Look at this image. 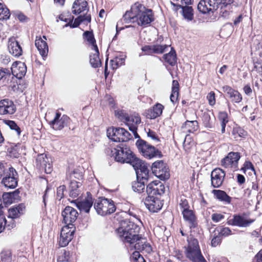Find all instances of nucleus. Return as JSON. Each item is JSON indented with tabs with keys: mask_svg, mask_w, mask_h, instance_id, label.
<instances>
[{
	"mask_svg": "<svg viewBox=\"0 0 262 262\" xmlns=\"http://www.w3.org/2000/svg\"><path fill=\"white\" fill-rule=\"evenodd\" d=\"M140 227L132 222L127 220L121 221L120 226L116 231L118 236L122 238L124 242L133 244L136 251L143 253H150L152 249L146 239L139 235Z\"/></svg>",
	"mask_w": 262,
	"mask_h": 262,
	"instance_id": "obj_1",
	"label": "nucleus"
},
{
	"mask_svg": "<svg viewBox=\"0 0 262 262\" xmlns=\"http://www.w3.org/2000/svg\"><path fill=\"white\" fill-rule=\"evenodd\" d=\"M123 18L126 23L137 22L138 25L141 26L148 25L154 20L152 10L146 8L139 2L131 6L130 11H127Z\"/></svg>",
	"mask_w": 262,
	"mask_h": 262,
	"instance_id": "obj_2",
	"label": "nucleus"
},
{
	"mask_svg": "<svg viewBox=\"0 0 262 262\" xmlns=\"http://www.w3.org/2000/svg\"><path fill=\"white\" fill-rule=\"evenodd\" d=\"M148 196L145 203L149 211L153 213L157 212L163 207V200H160L164 193V185L160 182L152 181L146 187Z\"/></svg>",
	"mask_w": 262,
	"mask_h": 262,
	"instance_id": "obj_3",
	"label": "nucleus"
},
{
	"mask_svg": "<svg viewBox=\"0 0 262 262\" xmlns=\"http://www.w3.org/2000/svg\"><path fill=\"white\" fill-rule=\"evenodd\" d=\"M188 245L185 246V255L191 262H207L202 254L199 242L193 237L187 238Z\"/></svg>",
	"mask_w": 262,
	"mask_h": 262,
	"instance_id": "obj_4",
	"label": "nucleus"
},
{
	"mask_svg": "<svg viewBox=\"0 0 262 262\" xmlns=\"http://www.w3.org/2000/svg\"><path fill=\"white\" fill-rule=\"evenodd\" d=\"M115 159L117 162L121 163H129L135 155L130 148L125 144H120L114 148Z\"/></svg>",
	"mask_w": 262,
	"mask_h": 262,
	"instance_id": "obj_5",
	"label": "nucleus"
},
{
	"mask_svg": "<svg viewBox=\"0 0 262 262\" xmlns=\"http://www.w3.org/2000/svg\"><path fill=\"white\" fill-rule=\"evenodd\" d=\"M136 145L140 152L146 158L150 159L154 157H162L160 151L142 139H138L136 141Z\"/></svg>",
	"mask_w": 262,
	"mask_h": 262,
	"instance_id": "obj_6",
	"label": "nucleus"
},
{
	"mask_svg": "<svg viewBox=\"0 0 262 262\" xmlns=\"http://www.w3.org/2000/svg\"><path fill=\"white\" fill-rule=\"evenodd\" d=\"M107 137L113 141L125 142L132 138L131 134L123 128L111 127L107 130Z\"/></svg>",
	"mask_w": 262,
	"mask_h": 262,
	"instance_id": "obj_7",
	"label": "nucleus"
},
{
	"mask_svg": "<svg viewBox=\"0 0 262 262\" xmlns=\"http://www.w3.org/2000/svg\"><path fill=\"white\" fill-rule=\"evenodd\" d=\"M130 164L132 165L136 171L138 180H148V166L143 161L135 156Z\"/></svg>",
	"mask_w": 262,
	"mask_h": 262,
	"instance_id": "obj_8",
	"label": "nucleus"
},
{
	"mask_svg": "<svg viewBox=\"0 0 262 262\" xmlns=\"http://www.w3.org/2000/svg\"><path fill=\"white\" fill-rule=\"evenodd\" d=\"M94 207L97 213H100L101 211L102 213H114L116 209L114 202L104 198H99L96 200Z\"/></svg>",
	"mask_w": 262,
	"mask_h": 262,
	"instance_id": "obj_9",
	"label": "nucleus"
},
{
	"mask_svg": "<svg viewBox=\"0 0 262 262\" xmlns=\"http://www.w3.org/2000/svg\"><path fill=\"white\" fill-rule=\"evenodd\" d=\"M18 174L16 170L13 167H9L3 176L2 183L6 187L13 189L17 186Z\"/></svg>",
	"mask_w": 262,
	"mask_h": 262,
	"instance_id": "obj_10",
	"label": "nucleus"
},
{
	"mask_svg": "<svg viewBox=\"0 0 262 262\" xmlns=\"http://www.w3.org/2000/svg\"><path fill=\"white\" fill-rule=\"evenodd\" d=\"M241 158L240 153L231 151L221 161V165L225 168H233L238 169V161Z\"/></svg>",
	"mask_w": 262,
	"mask_h": 262,
	"instance_id": "obj_11",
	"label": "nucleus"
},
{
	"mask_svg": "<svg viewBox=\"0 0 262 262\" xmlns=\"http://www.w3.org/2000/svg\"><path fill=\"white\" fill-rule=\"evenodd\" d=\"M226 176L225 171L220 168L214 169L211 173V186L213 188H220L223 185Z\"/></svg>",
	"mask_w": 262,
	"mask_h": 262,
	"instance_id": "obj_12",
	"label": "nucleus"
},
{
	"mask_svg": "<svg viewBox=\"0 0 262 262\" xmlns=\"http://www.w3.org/2000/svg\"><path fill=\"white\" fill-rule=\"evenodd\" d=\"M36 165L40 169H44L47 173H50L52 171V166L51 158L46 155L40 154L38 155L36 159Z\"/></svg>",
	"mask_w": 262,
	"mask_h": 262,
	"instance_id": "obj_13",
	"label": "nucleus"
},
{
	"mask_svg": "<svg viewBox=\"0 0 262 262\" xmlns=\"http://www.w3.org/2000/svg\"><path fill=\"white\" fill-rule=\"evenodd\" d=\"M69 119V117L67 115L61 117V114L57 112L54 119L50 122V125L55 130H61L67 125Z\"/></svg>",
	"mask_w": 262,
	"mask_h": 262,
	"instance_id": "obj_14",
	"label": "nucleus"
},
{
	"mask_svg": "<svg viewBox=\"0 0 262 262\" xmlns=\"http://www.w3.org/2000/svg\"><path fill=\"white\" fill-rule=\"evenodd\" d=\"M171 5L174 6L173 10L177 11L179 9H181L180 13L182 15L184 19L188 21H192L194 18L193 9L191 6H183L181 5L175 4L170 2Z\"/></svg>",
	"mask_w": 262,
	"mask_h": 262,
	"instance_id": "obj_15",
	"label": "nucleus"
},
{
	"mask_svg": "<svg viewBox=\"0 0 262 262\" xmlns=\"http://www.w3.org/2000/svg\"><path fill=\"white\" fill-rule=\"evenodd\" d=\"M222 91L226 94L227 96L233 103H238L242 101L243 97L240 93L229 85L222 87Z\"/></svg>",
	"mask_w": 262,
	"mask_h": 262,
	"instance_id": "obj_16",
	"label": "nucleus"
},
{
	"mask_svg": "<svg viewBox=\"0 0 262 262\" xmlns=\"http://www.w3.org/2000/svg\"><path fill=\"white\" fill-rule=\"evenodd\" d=\"M16 111V107L13 102L9 99L0 101V115L13 114Z\"/></svg>",
	"mask_w": 262,
	"mask_h": 262,
	"instance_id": "obj_17",
	"label": "nucleus"
},
{
	"mask_svg": "<svg viewBox=\"0 0 262 262\" xmlns=\"http://www.w3.org/2000/svg\"><path fill=\"white\" fill-rule=\"evenodd\" d=\"M141 122L140 117L138 115H130L128 116L125 123L128 126L129 129L134 134L135 137L140 138L137 130V125Z\"/></svg>",
	"mask_w": 262,
	"mask_h": 262,
	"instance_id": "obj_18",
	"label": "nucleus"
},
{
	"mask_svg": "<svg viewBox=\"0 0 262 262\" xmlns=\"http://www.w3.org/2000/svg\"><path fill=\"white\" fill-rule=\"evenodd\" d=\"M88 196L84 200L76 203V206L80 211L88 213L93 204V199L90 192H87Z\"/></svg>",
	"mask_w": 262,
	"mask_h": 262,
	"instance_id": "obj_19",
	"label": "nucleus"
},
{
	"mask_svg": "<svg viewBox=\"0 0 262 262\" xmlns=\"http://www.w3.org/2000/svg\"><path fill=\"white\" fill-rule=\"evenodd\" d=\"M43 39L41 37H36L35 45L40 54L42 57H45L47 56L48 53V46L46 41L47 38L45 36H43Z\"/></svg>",
	"mask_w": 262,
	"mask_h": 262,
	"instance_id": "obj_20",
	"label": "nucleus"
},
{
	"mask_svg": "<svg viewBox=\"0 0 262 262\" xmlns=\"http://www.w3.org/2000/svg\"><path fill=\"white\" fill-rule=\"evenodd\" d=\"M253 221V220H247L242 215H235L233 219L228 220V223L239 227H247Z\"/></svg>",
	"mask_w": 262,
	"mask_h": 262,
	"instance_id": "obj_21",
	"label": "nucleus"
},
{
	"mask_svg": "<svg viewBox=\"0 0 262 262\" xmlns=\"http://www.w3.org/2000/svg\"><path fill=\"white\" fill-rule=\"evenodd\" d=\"M163 106L160 103L155 105L152 108H150L144 112V115L147 118L155 119L162 113Z\"/></svg>",
	"mask_w": 262,
	"mask_h": 262,
	"instance_id": "obj_22",
	"label": "nucleus"
},
{
	"mask_svg": "<svg viewBox=\"0 0 262 262\" xmlns=\"http://www.w3.org/2000/svg\"><path fill=\"white\" fill-rule=\"evenodd\" d=\"M151 169L155 176L161 180H164V161L163 160L155 162L152 165Z\"/></svg>",
	"mask_w": 262,
	"mask_h": 262,
	"instance_id": "obj_23",
	"label": "nucleus"
},
{
	"mask_svg": "<svg viewBox=\"0 0 262 262\" xmlns=\"http://www.w3.org/2000/svg\"><path fill=\"white\" fill-rule=\"evenodd\" d=\"M73 14L78 15L86 10L88 11V3L85 0H76L73 5Z\"/></svg>",
	"mask_w": 262,
	"mask_h": 262,
	"instance_id": "obj_24",
	"label": "nucleus"
},
{
	"mask_svg": "<svg viewBox=\"0 0 262 262\" xmlns=\"http://www.w3.org/2000/svg\"><path fill=\"white\" fill-rule=\"evenodd\" d=\"M212 193L216 199L226 204H229L231 202L232 198L224 190L213 189L212 190Z\"/></svg>",
	"mask_w": 262,
	"mask_h": 262,
	"instance_id": "obj_25",
	"label": "nucleus"
},
{
	"mask_svg": "<svg viewBox=\"0 0 262 262\" xmlns=\"http://www.w3.org/2000/svg\"><path fill=\"white\" fill-rule=\"evenodd\" d=\"M8 49L9 52L15 57H19L22 54V49L18 42L14 39L10 40Z\"/></svg>",
	"mask_w": 262,
	"mask_h": 262,
	"instance_id": "obj_26",
	"label": "nucleus"
},
{
	"mask_svg": "<svg viewBox=\"0 0 262 262\" xmlns=\"http://www.w3.org/2000/svg\"><path fill=\"white\" fill-rule=\"evenodd\" d=\"M81 186V183L74 180L71 181L69 186V195L70 196L75 198L77 197L81 192L80 188Z\"/></svg>",
	"mask_w": 262,
	"mask_h": 262,
	"instance_id": "obj_27",
	"label": "nucleus"
},
{
	"mask_svg": "<svg viewBox=\"0 0 262 262\" xmlns=\"http://www.w3.org/2000/svg\"><path fill=\"white\" fill-rule=\"evenodd\" d=\"M199 128V123L196 120H187L183 124L182 129L184 132L193 133Z\"/></svg>",
	"mask_w": 262,
	"mask_h": 262,
	"instance_id": "obj_28",
	"label": "nucleus"
},
{
	"mask_svg": "<svg viewBox=\"0 0 262 262\" xmlns=\"http://www.w3.org/2000/svg\"><path fill=\"white\" fill-rule=\"evenodd\" d=\"M202 120L206 128H212L214 127L215 118L213 116L211 117L209 112H205L202 114Z\"/></svg>",
	"mask_w": 262,
	"mask_h": 262,
	"instance_id": "obj_29",
	"label": "nucleus"
},
{
	"mask_svg": "<svg viewBox=\"0 0 262 262\" xmlns=\"http://www.w3.org/2000/svg\"><path fill=\"white\" fill-rule=\"evenodd\" d=\"M92 50H94L95 53L90 55V62L92 67L94 68L100 67L101 62L99 58V52L97 46H94Z\"/></svg>",
	"mask_w": 262,
	"mask_h": 262,
	"instance_id": "obj_30",
	"label": "nucleus"
},
{
	"mask_svg": "<svg viewBox=\"0 0 262 262\" xmlns=\"http://www.w3.org/2000/svg\"><path fill=\"white\" fill-rule=\"evenodd\" d=\"M177 54L173 47L170 48V51L165 54V62H167L169 65L174 66L177 64Z\"/></svg>",
	"mask_w": 262,
	"mask_h": 262,
	"instance_id": "obj_31",
	"label": "nucleus"
},
{
	"mask_svg": "<svg viewBox=\"0 0 262 262\" xmlns=\"http://www.w3.org/2000/svg\"><path fill=\"white\" fill-rule=\"evenodd\" d=\"M180 85L178 81L176 80H172L171 93L170 96L171 102L174 103L178 99L179 94Z\"/></svg>",
	"mask_w": 262,
	"mask_h": 262,
	"instance_id": "obj_32",
	"label": "nucleus"
},
{
	"mask_svg": "<svg viewBox=\"0 0 262 262\" xmlns=\"http://www.w3.org/2000/svg\"><path fill=\"white\" fill-rule=\"evenodd\" d=\"M74 260V255L69 251L63 250L61 252L57 258V262H73Z\"/></svg>",
	"mask_w": 262,
	"mask_h": 262,
	"instance_id": "obj_33",
	"label": "nucleus"
},
{
	"mask_svg": "<svg viewBox=\"0 0 262 262\" xmlns=\"http://www.w3.org/2000/svg\"><path fill=\"white\" fill-rule=\"evenodd\" d=\"M148 180H138L137 178V181H135L132 184V188L135 192L141 193L143 191L145 188V183L147 182Z\"/></svg>",
	"mask_w": 262,
	"mask_h": 262,
	"instance_id": "obj_34",
	"label": "nucleus"
},
{
	"mask_svg": "<svg viewBox=\"0 0 262 262\" xmlns=\"http://www.w3.org/2000/svg\"><path fill=\"white\" fill-rule=\"evenodd\" d=\"M184 220L188 223L190 229L196 227L198 222L195 214H183Z\"/></svg>",
	"mask_w": 262,
	"mask_h": 262,
	"instance_id": "obj_35",
	"label": "nucleus"
},
{
	"mask_svg": "<svg viewBox=\"0 0 262 262\" xmlns=\"http://www.w3.org/2000/svg\"><path fill=\"white\" fill-rule=\"evenodd\" d=\"M75 230L76 228L74 226H64L62 228L61 232L64 236L73 239Z\"/></svg>",
	"mask_w": 262,
	"mask_h": 262,
	"instance_id": "obj_36",
	"label": "nucleus"
},
{
	"mask_svg": "<svg viewBox=\"0 0 262 262\" xmlns=\"http://www.w3.org/2000/svg\"><path fill=\"white\" fill-rule=\"evenodd\" d=\"M207 3L208 5V0H201L198 5V10L199 12L202 14H207L211 11L213 12V10L211 9V7H205V4Z\"/></svg>",
	"mask_w": 262,
	"mask_h": 262,
	"instance_id": "obj_37",
	"label": "nucleus"
},
{
	"mask_svg": "<svg viewBox=\"0 0 262 262\" xmlns=\"http://www.w3.org/2000/svg\"><path fill=\"white\" fill-rule=\"evenodd\" d=\"M19 217V214H9L6 219V223L4 224L5 227H7L8 229H11L15 227V224L14 220Z\"/></svg>",
	"mask_w": 262,
	"mask_h": 262,
	"instance_id": "obj_38",
	"label": "nucleus"
},
{
	"mask_svg": "<svg viewBox=\"0 0 262 262\" xmlns=\"http://www.w3.org/2000/svg\"><path fill=\"white\" fill-rule=\"evenodd\" d=\"M62 216L66 226H74L73 223L76 221L77 217L76 214H62Z\"/></svg>",
	"mask_w": 262,
	"mask_h": 262,
	"instance_id": "obj_39",
	"label": "nucleus"
},
{
	"mask_svg": "<svg viewBox=\"0 0 262 262\" xmlns=\"http://www.w3.org/2000/svg\"><path fill=\"white\" fill-rule=\"evenodd\" d=\"M6 72L5 75L0 79V86H1L8 85L11 82L12 79L14 78L13 76L11 74L9 70Z\"/></svg>",
	"mask_w": 262,
	"mask_h": 262,
	"instance_id": "obj_40",
	"label": "nucleus"
},
{
	"mask_svg": "<svg viewBox=\"0 0 262 262\" xmlns=\"http://www.w3.org/2000/svg\"><path fill=\"white\" fill-rule=\"evenodd\" d=\"M10 16L9 9L4 4L0 3V20L7 19Z\"/></svg>",
	"mask_w": 262,
	"mask_h": 262,
	"instance_id": "obj_41",
	"label": "nucleus"
},
{
	"mask_svg": "<svg viewBox=\"0 0 262 262\" xmlns=\"http://www.w3.org/2000/svg\"><path fill=\"white\" fill-rule=\"evenodd\" d=\"M83 36L89 43L91 45L92 49H93L94 46H97L96 43V40L92 32L88 31H85L83 33Z\"/></svg>",
	"mask_w": 262,
	"mask_h": 262,
	"instance_id": "obj_42",
	"label": "nucleus"
},
{
	"mask_svg": "<svg viewBox=\"0 0 262 262\" xmlns=\"http://www.w3.org/2000/svg\"><path fill=\"white\" fill-rule=\"evenodd\" d=\"M179 207L182 213H193L192 210L189 209V204L186 199H181Z\"/></svg>",
	"mask_w": 262,
	"mask_h": 262,
	"instance_id": "obj_43",
	"label": "nucleus"
},
{
	"mask_svg": "<svg viewBox=\"0 0 262 262\" xmlns=\"http://www.w3.org/2000/svg\"><path fill=\"white\" fill-rule=\"evenodd\" d=\"M193 145L194 142L191 136L189 135H186L183 142L184 150L186 151H188Z\"/></svg>",
	"mask_w": 262,
	"mask_h": 262,
	"instance_id": "obj_44",
	"label": "nucleus"
},
{
	"mask_svg": "<svg viewBox=\"0 0 262 262\" xmlns=\"http://www.w3.org/2000/svg\"><path fill=\"white\" fill-rule=\"evenodd\" d=\"M26 206L24 204L15 205L9 209V213H22L25 211Z\"/></svg>",
	"mask_w": 262,
	"mask_h": 262,
	"instance_id": "obj_45",
	"label": "nucleus"
},
{
	"mask_svg": "<svg viewBox=\"0 0 262 262\" xmlns=\"http://www.w3.org/2000/svg\"><path fill=\"white\" fill-rule=\"evenodd\" d=\"M115 115L119 119L123 122H126L128 115L124 111L118 110L115 111Z\"/></svg>",
	"mask_w": 262,
	"mask_h": 262,
	"instance_id": "obj_46",
	"label": "nucleus"
},
{
	"mask_svg": "<svg viewBox=\"0 0 262 262\" xmlns=\"http://www.w3.org/2000/svg\"><path fill=\"white\" fill-rule=\"evenodd\" d=\"M132 262H146L143 257L140 254L139 251H134L132 256Z\"/></svg>",
	"mask_w": 262,
	"mask_h": 262,
	"instance_id": "obj_47",
	"label": "nucleus"
},
{
	"mask_svg": "<svg viewBox=\"0 0 262 262\" xmlns=\"http://www.w3.org/2000/svg\"><path fill=\"white\" fill-rule=\"evenodd\" d=\"M18 70H19L18 73L16 72L15 70L14 72H16V76L21 78L22 77L24 76L26 73L27 68L24 63H19V66L18 67Z\"/></svg>",
	"mask_w": 262,
	"mask_h": 262,
	"instance_id": "obj_48",
	"label": "nucleus"
},
{
	"mask_svg": "<svg viewBox=\"0 0 262 262\" xmlns=\"http://www.w3.org/2000/svg\"><path fill=\"white\" fill-rule=\"evenodd\" d=\"M124 62V59L122 58L116 57L115 59L111 60V63L113 69H117L121 66Z\"/></svg>",
	"mask_w": 262,
	"mask_h": 262,
	"instance_id": "obj_49",
	"label": "nucleus"
},
{
	"mask_svg": "<svg viewBox=\"0 0 262 262\" xmlns=\"http://www.w3.org/2000/svg\"><path fill=\"white\" fill-rule=\"evenodd\" d=\"M72 239L69 238L68 237L64 236L62 233L60 232V236L59 241V245L60 247H64L68 245L69 242L72 241Z\"/></svg>",
	"mask_w": 262,
	"mask_h": 262,
	"instance_id": "obj_50",
	"label": "nucleus"
},
{
	"mask_svg": "<svg viewBox=\"0 0 262 262\" xmlns=\"http://www.w3.org/2000/svg\"><path fill=\"white\" fill-rule=\"evenodd\" d=\"M1 259L2 262L11 261V253L10 251H3L1 253Z\"/></svg>",
	"mask_w": 262,
	"mask_h": 262,
	"instance_id": "obj_51",
	"label": "nucleus"
},
{
	"mask_svg": "<svg viewBox=\"0 0 262 262\" xmlns=\"http://www.w3.org/2000/svg\"><path fill=\"white\" fill-rule=\"evenodd\" d=\"M232 134L235 136V138L237 136L240 137H244L247 135V132L241 127L234 128L233 129Z\"/></svg>",
	"mask_w": 262,
	"mask_h": 262,
	"instance_id": "obj_52",
	"label": "nucleus"
},
{
	"mask_svg": "<svg viewBox=\"0 0 262 262\" xmlns=\"http://www.w3.org/2000/svg\"><path fill=\"white\" fill-rule=\"evenodd\" d=\"M7 124L11 129L16 132L17 135H20L21 133L20 128L14 121L8 120Z\"/></svg>",
	"mask_w": 262,
	"mask_h": 262,
	"instance_id": "obj_53",
	"label": "nucleus"
},
{
	"mask_svg": "<svg viewBox=\"0 0 262 262\" xmlns=\"http://www.w3.org/2000/svg\"><path fill=\"white\" fill-rule=\"evenodd\" d=\"M70 177L71 180H74V179H82L83 177L82 172L77 169H75L73 171Z\"/></svg>",
	"mask_w": 262,
	"mask_h": 262,
	"instance_id": "obj_54",
	"label": "nucleus"
},
{
	"mask_svg": "<svg viewBox=\"0 0 262 262\" xmlns=\"http://www.w3.org/2000/svg\"><path fill=\"white\" fill-rule=\"evenodd\" d=\"M208 6L211 7V9L216 11L220 7V0H208Z\"/></svg>",
	"mask_w": 262,
	"mask_h": 262,
	"instance_id": "obj_55",
	"label": "nucleus"
},
{
	"mask_svg": "<svg viewBox=\"0 0 262 262\" xmlns=\"http://www.w3.org/2000/svg\"><path fill=\"white\" fill-rule=\"evenodd\" d=\"M66 190V187L65 185H61L59 186L57 189V196L60 200L64 196V192Z\"/></svg>",
	"mask_w": 262,
	"mask_h": 262,
	"instance_id": "obj_56",
	"label": "nucleus"
},
{
	"mask_svg": "<svg viewBox=\"0 0 262 262\" xmlns=\"http://www.w3.org/2000/svg\"><path fill=\"white\" fill-rule=\"evenodd\" d=\"M154 54H161L164 52V46L162 45H152Z\"/></svg>",
	"mask_w": 262,
	"mask_h": 262,
	"instance_id": "obj_57",
	"label": "nucleus"
},
{
	"mask_svg": "<svg viewBox=\"0 0 262 262\" xmlns=\"http://www.w3.org/2000/svg\"><path fill=\"white\" fill-rule=\"evenodd\" d=\"M154 232L155 235L157 236L159 239H162V236L163 234V231L161 227L157 226L154 229Z\"/></svg>",
	"mask_w": 262,
	"mask_h": 262,
	"instance_id": "obj_58",
	"label": "nucleus"
},
{
	"mask_svg": "<svg viewBox=\"0 0 262 262\" xmlns=\"http://www.w3.org/2000/svg\"><path fill=\"white\" fill-rule=\"evenodd\" d=\"M219 119L221 122L228 123V114L226 112H221L219 113Z\"/></svg>",
	"mask_w": 262,
	"mask_h": 262,
	"instance_id": "obj_59",
	"label": "nucleus"
},
{
	"mask_svg": "<svg viewBox=\"0 0 262 262\" xmlns=\"http://www.w3.org/2000/svg\"><path fill=\"white\" fill-rule=\"evenodd\" d=\"M234 2V0H220V7L221 9L226 8L230 6Z\"/></svg>",
	"mask_w": 262,
	"mask_h": 262,
	"instance_id": "obj_60",
	"label": "nucleus"
},
{
	"mask_svg": "<svg viewBox=\"0 0 262 262\" xmlns=\"http://www.w3.org/2000/svg\"><path fill=\"white\" fill-rule=\"evenodd\" d=\"M142 50L146 55L154 54L152 45H147L142 48Z\"/></svg>",
	"mask_w": 262,
	"mask_h": 262,
	"instance_id": "obj_61",
	"label": "nucleus"
},
{
	"mask_svg": "<svg viewBox=\"0 0 262 262\" xmlns=\"http://www.w3.org/2000/svg\"><path fill=\"white\" fill-rule=\"evenodd\" d=\"M209 103L210 105H213L215 103V93L211 91L210 92L207 97Z\"/></svg>",
	"mask_w": 262,
	"mask_h": 262,
	"instance_id": "obj_62",
	"label": "nucleus"
},
{
	"mask_svg": "<svg viewBox=\"0 0 262 262\" xmlns=\"http://www.w3.org/2000/svg\"><path fill=\"white\" fill-rule=\"evenodd\" d=\"M147 135L148 137L150 138L152 140L156 142L159 141V139L155 132L149 129V131L147 133Z\"/></svg>",
	"mask_w": 262,
	"mask_h": 262,
	"instance_id": "obj_63",
	"label": "nucleus"
},
{
	"mask_svg": "<svg viewBox=\"0 0 262 262\" xmlns=\"http://www.w3.org/2000/svg\"><path fill=\"white\" fill-rule=\"evenodd\" d=\"M253 262H262V249L255 256Z\"/></svg>",
	"mask_w": 262,
	"mask_h": 262,
	"instance_id": "obj_64",
	"label": "nucleus"
}]
</instances>
